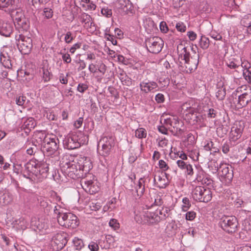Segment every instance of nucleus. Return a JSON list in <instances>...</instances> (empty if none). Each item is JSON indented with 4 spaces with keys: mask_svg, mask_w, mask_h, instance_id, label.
Wrapping results in <instances>:
<instances>
[{
    "mask_svg": "<svg viewBox=\"0 0 251 251\" xmlns=\"http://www.w3.org/2000/svg\"><path fill=\"white\" fill-rule=\"evenodd\" d=\"M69 155H66L60 161V167L69 177L75 179L82 177L92 169L90 159L85 157L78 161H68Z\"/></svg>",
    "mask_w": 251,
    "mask_h": 251,
    "instance_id": "f257e3e1",
    "label": "nucleus"
},
{
    "mask_svg": "<svg viewBox=\"0 0 251 251\" xmlns=\"http://www.w3.org/2000/svg\"><path fill=\"white\" fill-rule=\"evenodd\" d=\"M177 51L180 70L186 73H191L197 69L199 62V53L195 52L194 55L190 57L187 48L184 47L182 44L178 45Z\"/></svg>",
    "mask_w": 251,
    "mask_h": 251,
    "instance_id": "f03ea898",
    "label": "nucleus"
},
{
    "mask_svg": "<svg viewBox=\"0 0 251 251\" xmlns=\"http://www.w3.org/2000/svg\"><path fill=\"white\" fill-rule=\"evenodd\" d=\"M231 106L236 109L246 106L251 101V89L249 86L243 85L238 87L236 93H233Z\"/></svg>",
    "mask_w": 251,
    "mask_h": 251,
    "instance_id": "7ed1b4c3",
    "label": "nucleus"
},
{
    "mask_svg": "<svg viewBox=\"0 0 251 251\" xmlns=\"http://www.w3.org/2000/svg\"><path fill=\"white\" fill-rule=\"evenodd\" d=\"M32 162L35 160V164H32V181L38 182L42 181L46 176V174L49 171L48 166L47 164L41 163L43 158V152L39 150L33 154Z\"/></svg>",
    "mask_w": 251,
    "mask_h": 251,
    "instance_id": "20e7f679",
    "label": "nucleus"
},
{
    "mask_svg": "<svg viewBox=\"0 0 251 251\" xmlns=\"http://www.w3.org/2000/svg\"><path fill=\"white\" fill-rule=\"evenodd\" d=\"M115 146V138L112 136H103L101 138L98 144V151L103 156H108Z\"/></svg>",
    "mask_w": 251,
    "mask_h": 251,
    "instance_id": "39448f33",
    "label": "nucleus"
},
{
    "mask_svg": "<svg viewBox=\"0 0 251 251\" xmlns=\"http://www.w3.org/2000/svg\"><path fill=\"white\" fill-rule=\"evenodd\" d=\"M57 221L60 226L67 228H75L79 225L77 217L71 213L61 214L57 217Z\"/></svg>",
    "mask_w": 251,
    "mask_h": 251,
    "instance_id": "423d86ee",
    "label": "nucleus"
},
{
    "mask_svg": "<svg viewBox=\"0 0 251 251\" xmlns=\"http://www.w3.org/2000/svg\"><path fill=\"white\" fill-rule=\"evenodd\" d=\"M148 50L152 53H158L161 51L164 46V41L157 36L151 37L145 41Z\"/></svg>",
    "mask_w": 251,
    "mask_h": 251,
    "instance_id": "0eeeda50",
    "label": "nucleus"
},
{
    "mask_svg": "<svg viewBox=\"0 0 251 251\" xmlns=\"http://www.w3.org/2000/svg\"><path fill=\"white\" fill-rule=\"evenodd\" d=\"M220 226L226 232L234 233L237 229V219L235 216H225L221 219Z\"/></svg>",
    "mask_w": 251,
    "mask_h": 251,
    "instance_id": "6e6552de",
    "label": "nucleus"
},
{
    "mask_svg": "<svg viewBox=\"0 0 251 251\" xmlns=\"http://www.w3.org/2000/svg\"><path fill=\"white\" fill-rule=\"evenodd\" d=\"M67 234L64 232L56 233L52 238L51 246L54 251L62 250L67 243Z\"/></svg>",
    "mask_w": 251,
    "mask_h": 251,
    "instance_id": "1a4fd4ad",
    "label": "nucleus"
},
{
    "mask_svg": "<svg viewBox=\"0 0 251 251\" xmlns=\"http://www.w3.org/2000/svg\"><path fill=\"white\" fill-rule=\"evenodd\" d=\"M245 128L244 122L243 121H237L234 122L229 133L230 141L235 142L242 136Z\"/></svg>",
    "mask_w": 251,
    "mask_h": 251,
    "instance_id": "9d476101",
    "label": "nucleus"
},
{
    "mask_svg": "<svg viewBox=\"0 0 251 251\" xmlns=\"http://www.w3.org/2000/svg\"><path fill=\"white\" fill-rule=\"evenodd\" d=\"M58 140L56 137H48L44 141L43 149L50 154L53 153L58 148Z\"/></svg>",
    "mask_w": 251,
    "mask_h": 251,
    "instance_id": "9b49d317",
    "label": "nucleus"
},
{
    "mask_svg": "<svg viewBox=\"0 0 251 251\" xmlns=\"http://www.w3.org/2000/svg\"><path fill=\"white\" fill-rule=\"evenodd\" d=\"M63 145L64 147L68 150L75 149L80 146L78 137L75 135L66 137L63 140Z\"/></svg>",
    "mask_w": 251,
    "mask_h": 251,
    "instance_id": "f8f14e48",
    "label": "nucleus"
},
{
    "mask_svg": "<svg viewBox=\"0 0 251 251\" xmlns=\"http://www.w3.org/2000/svg\"><path fill=\"white\" fill-rule=\"evenodd\" d=\"M47 138V137L43 131H35L32 135V145L38 147L40 149V145L43 146L44 141Z\"/></svg>",
    "mask_w": 251,
    "mask_h": 251,
    "instance_id": "ddd939ff",
    "label": "nucleus"
},
{
    "mask_svg": "<svg viewBox=\"0 0 251 251\" xmlns=\"http://www.w3.org/2000/svg\"><path fill=\"white\" fill-rule=\"evenodd\" d=\"M81 184L83 189L87 193L90 194H95L99 191V187L95 185L94 182L91 180H82Z\"/></svg>",
    "mask_w": 251,
    "mask_h": 251,
    "instance_id": "4468645a",
    "label": "nucleus"
},
{
    "mask_svg": "<svg viewBox=\"0 0 251 251\" xmlns=\"http://www.w3.org/2000/svg\"><path fill=\"white\" fill-rule=\"evenodd\" d=\"M185 117L189 121L190 123L194 125L201 121V116L194 108L190 107Z\"/></svg>",
    "mask_w": 251,
    "mask_h": 251,
    "instance_id": "2eb2a0df",
    "label": "nucleus"
},
{
    "mask_svg": "<svg viewBox=\"0 0 251 251\" xmlns=\"http://www.w3.org/2000/svg\"><path fill=\"white\" fill-rule=\"evenodd\" d=\"M13 31L12 25L7 23H5L0 20V34L3 36L9 37Z\"/></svg>",
    "mask_w": 251,
    "mask_h": 251,
    "instance_id": "dca6fc26",
    "label": "nucleus"
},
{
    "mask_svg": "<svg viewBox=\"0 0 251 251\" xmlns=\"http://www.w3.org/2000/svg\"><path fill=\"white\" fill-rule=\"evenodd\" d=\"M205 187L198 186H196L192 192V196L193 199L196 201H201L202 198V194L203 193Z\"/></svg>",
    "mask_w": 251,
    "mask_h": 251,
    "instance_id": "f3484780",
    "label": "nucleus"
},
{
    "mask_svg": "<svg viewBox=\"0 0 251 251\" xmlns=\"http://www.w3.org/2000/svg\"><path fill=\"white\" fill-rule=\"evenodd\" d=\"M141 90L145 93H148L151 90L156 89L157 87L156 83L153 81L151 82H142L140 84Z\"/></svg>",
    "mask_w": 251,
    "mask_h": 251,
    "instance_id": "a211bd4d",
    "label": "nucleus"
},
{
    "mask_svg": "<svg viewBox=\"0 0 251 251\" xmlns=\"http://www.w3.org/2000/svg\"><path fill=\"white\" fill-rule=\"evenodd\" d=\"M0 62L5 68L11 69L12 64L10 58L6 52H1L0 54Z\"/></svg>",
    "mask_w": 251,
    "mask_h": 251,
    "instance_id": "6ab92c4d",
    "label": "nucleus"
},
{
    "mask_svg": "<svg viewBox=\"0 0 251 251\" xmlns=\"http://www.w3.org/2000/svg\"><path fill=\"white\" fill-rule=\"evenodd\" d=\"M46 227L44 222L40 221L39 218H34L32 220V229L36 232H41Z\"/></svg>",
    "mask_w": 251,
    "mask_h": 251,
    "instance_id": "aec40b11",
    "label": "nucleus"
},
{
    "mask_svg": "<svg viewBox=\"0 0 251 251\" xmlns=\"http://www.w3.org/2000/svg\"><path fill=\"white\" fill-rule=\"evenodd\" d=\"M222 175L228 181H230L233 178V173L231 166H224L222 170Z\"/></svg>",
    "mask_w": 251,
    "mask_h": 251,
    "instance_id": "412c9836",
    "label": "nucleus"
},
{
    "mask_svg": "<svg viewBox=\"0 0 251 251\" xmlns=\"http://www.w3.org/2000/svg\"><path fill=\"white\" fill-rule=\"evenodd\" d=\"M146 216L147 218V220L150 223H156L160 221V218L159 217V216L156 210L155 212L147 211V212L146 213Z\"/></svg>",
    "mask_w": 251,
    "mask_h": 251,
    "instance_id": "4be33fe9",
    "label": "nucleus"
},
{
    "mask_svg": "<svg viewBox=\"0 0 251 251\" xmlns=\"http://www.w3.org/2000/svg\"><path fill=\"white\" fill-rule=\"evenodd\" d=\"M117 2L119 8L124 11L127 12L131 10L132 5L129 0H118Z\"/></svg>",
    "mask_w": 251,
    "mask_h": 251,
    "instance_id": "5701e85b",
    "label": "nucleus"
},
{
    "mask_svg": "<svg viewBox=\"0 0 251 251\" xmlns=\"http://www.w3.org/2000/svg\"><path fill=\"white\" fill-rule=\"evenodd\" d=\"M17 24L25 31L23 34H29L28 30L30 29V21L28 19L25 18L24 16Z\"/></svg>",
    "mask_w": 251,
    "mask_h": 251,
    "instance_id": "b1692460",
    "label": "nucleus"
},
{
    "mask_svg": "<svg viewBox=\"0 0 251 251\" xmlns=\"http://www.w3.org/2000/svg\"><path fill=\"white\" fill-rule=\"evenodd\" d=\"M21 43L20 45H31V34L30 31L29 34H23L20 35Z\"/></svg>",
    "mask_w": 251,
    "mask_h": 251,
    "instance_id": "393cba45",
    "label": "nucleus"
},
{
    "mask_svg": "<svg viewBox=\"0 0 251 251\" xmlns=\"http://www.w3.org/2000/svg\"><path fill=\"white\" fill-rule=\"evenodd\" d=\"M145 180L141 178L139 181L138 185L136 188V191L138 196L141 197L142 196L145 192Z\"/></svg>",
    "mask_w": 251,
    "mask_h": 251,
    "instance_id": "a878e982",
    "label": "nucleus"
},
{
    "mask_svg": "<svg viewBox=\"0 0 251 251\" xmlns=\"http://www.w3.org/2000/svg\"><path fill=\"white\" fill-rule=\"evenodd\" d=\"M11 17H12L14 23H19L21 19L24 17L23 13L21 10H13L11 13Z\"/></svg>",
    "mask_w": 251,
    "mask_h": 251,
    "instance_id": "bb28decb",
    "label": "nucleus"
},
{
    "mask_svg": "<svg viewBox=\"0 0 251 251\" xmlns=\"http://www.w3.org/2000/svg\"><path fill=\"white\" fill-rule=\"evenodd\" d=\"M156 211L160 218V220H162L169 216L170 209L167 207H162L161 209H157Z\"/></svg>",
    "mask_w": 251,
    "mask_h": 251,
    "instance_id": "cd10ccee",
    "label": "nucleus"
},
{
    "mask_svg": "<svg viewBox=\"0 0 251 251\" xmlns=\"http://www.w3.org/2000/svg\"><path fill=\"white\" fill-rule=\"evenodd\" d=\"M203 191L204 192L202 194V198L201 202H207L211 200L212 192L209 188L206 187Z\"/></svg>",
    "mask_w": 251,
    "mask_h": 251,
    "instance_id": "c85d7f7f",
    "label": "nucleus"
},
{
    "mask_svg": "<svg viewBox=\"0 0 251 251\" xmlns=\"http://www.w3.org/2000/svg\"><path fill=\"white\" fill-rule=\"evenodd\" d=\"M20 73L21 74L23 73L24 74V78H25L23 79L24 84H25L27 87H30L31 86V77L30 76V73L27 71L21 70Z\"/></svg>",
    "mask_w": 251,
    "mask_h": 251,
    "instance_id": "c756f323",
    "label": "nucleus"
},
{
    "mask_svg": "<svg viewBox=\"0 0 251 251\" xmlns=\"http://www.w3.org/2000/svg\"><path fill=\"white\" fill-rule=\"evenodd\" d=\"M204 172L201 170L199 171V174L197 175V176L196 178V179L199 182H201L202 183H206L207 185H209L211 183V179L208 178H204L203 177Z\"/></svg>",
    "mask_w": 251,
    "mask_h": 251,
    "instance_id": "7c9ffc66",
    "label": "nucleus"
},
{
    "mask_svg": "<svg viewBox=\"0 0 251 251\" xmlns=\"http://www.w3.org/2000/svg\"><path fill=\"white\" fill-rule=\"evenodd\" d=\"M165 179L162 178L160 174H156L154 176V182L160 188H164L165 186Z\"/></svg>",
    "mask_w": 251,
    "mask_h": 251,
    "instance_id": "2f4dec72",
    "label": "nucleus"
},
{
    "mask_svg": "<svg viewBox=\"0 0 251 251\" xmlns=\"http://www.w3.org/2000/svg\"><path fill=\"white\" fill-rule=\"evenodd\" d=\"M29 100L26 97L20 96L16 99V104L20 106H24L29 102Z\"/></svg>",
    "mask_w": 251,
    "mask_h": 251,
    "instance_id": "473e14b6",
    "label": "nucleus"
},
{
    "mask_svg": "<svg viewBox=\"0 0 251 251\" xmlns=\"http://www.w3.org/2000/svg\"><path fill=\"white\" fill-rule=\"evenodd\" d=\"M30 160L25 165V170L23 171V176L30 180L31 179V171L30 169Z\"/></svg>",
    "mask_w": 251,
    "mask_h": 251,
    "instance_id": "72a5a7b5",
    "label": "nucleus"
},
{
    "mask_svg": "<svg viewBox=\"0 0 251 251\" xmlns=\"http://www.w3.org/2000/svg\"><path fill=\"white\" fill-rule=\"evenodd\" d=\"M241 24L245 27H250L251 26V14L245 16L241 20Z\"/></svg>",
    "mask_w": 251,
    "mask_h": 251,
    "instance_id": "f704fd0d",
    "label": "nucleus"
},
{
    "mask_svg": "<svg viewBox=\"0 0 251 251\" xmlns=\"http://www.w3.org/2000/svg\"><path fill=\"white\" fill-rule=\"evenodd\" d=\"M210 44L209 39L205 36H202L200 41V46L203 50L207 49Z\"/></svg>",
    "mask_w": 251,
    "mask_h": 251,
    "instance_id": "c9c22d12",
    "label": "nucleus"
},
{
    "mask_svg": "<svg viewBox=\"0 0 251 251\" xmlns=\"http://www.w3.org/2000/svg\"><path fill=\"white\" fill-rule=\"evenodd\" d=\"M38 201L40 203V206L44 208H47V210H50V208H52L51 204H49V202L45 199L40 198L38 199Z\"/></svg>",
    "mask_w": 251,
    "mask_h": 251,
    "instance_id": "e433bc0d",
    "label": "nucleus"
},
{
    "mask_svg": "<svg viewBox=\"0 0 251 251\" xmlns=\"http://www.w3.org/2000/svg\"><path fill=\"white\" fill-rule=\"evenodd\" d=\"M164 197L161 194V193H159L158 194H157L154 199V205L157 206H161L164 202Z\"/></svg>",
    "mask_w": 251,
    "mask_h": 251,
    "instance_id": "4c0bfd02",
    "label": "nucleus"
},
{
    "mask_svg": "<svg viewBox=\"0 0 251 251\" xmlns=\"http://www.w3.org/2000/svg\"><path fill=\"white\" fill-rule=\"evenodd\" d=\"M19 49L23 54H29L31 51V45H20Z\"/></svg>",
    "mask_w": 251,
    "mask_h": 251,
    "instance_id": "58836bf2",
    "label": "nucleus"
},
{
    "mask_svg": "<svg viewBox=\"0 0 251 251\" xmlns=\"http://www.w3.org/2000/svg\"><path fill=\"white\" fill-rule=\"evenodd\" d=\"M216 96L219 100H223L226 96V88L217 89Z\"/></svg>",
    "mask_w": 251,
    "mask_h": 251,
    "instance_id": "ea45409f",
    "label": "nucleus"
},
{
    "mask_svg": "<svg viewBox=\"0 0 251 251\" xmlns=\"http://www.w3.org/2000/svg\"><path fill=\"white\" fill-rule=\"evenodd\" d=\"M73 243L76 250H80L84 246L83 241L77 237H75Z\"/></svg>",
    "mask_w": 251,
    "mask_h": 251,
    "instance_id": "a19ab883",
    "label": "nucleus"
},
{
    "mask_svg": "<svg viewBox=\"0 0 251 251\" xmlns=\"http://www.w3.org/2000/svg\"><path fill=\"white\" fill-rule=\"evenodd\" d=\"M146 130L143 128H140L135 131V136L138 138H146Z\"/></svg>",
    "mask_w": 251,
    "mask_h": 251,
    "instance_id": "79ce46f5",
    "label": "nucleus"
},
{
    "mask_svg": "<svg viewBox=\"0 0 251 251\" xmlns=\"http://www.w3.org/2000/svg\"><path fill=\"white\" fill-rule=\"evenodd\" d=\"M14 3L13 0H0V8L8 7L12 6Z\"/></svg>",
    "mask_w": 251,
    "mask_h": 251,
    "instance_id": "37998d69",
    "label": "nucleus"
},
{
    "mask_svg": "<svg viewBox=\"0 0 251 251\" xmlns=\"http://www.w3.org/2000/svg\"><path fill=\"white\" fill-rule=\"evenodd\" d=\"M181 122H180L178 120V119L176 117H175V122L174 123H172V126L173 127V128L174 129H176V132H178L179 133H182L183 132V130L181 129L180 127H179V125H181Z\"/></svg>",
    "mask_w": 251,
    "mask_h": 251,
    "instance_id": "c03bdc74",
    "label": "nucleus"
},
{
    "mask_svg": "<svg viewBox=\"0 0 251 251\" xmlns=\"http://www.w3.org/2000/svg\"><path fill=\"white\" fill-rule=\"evenodd\" d=\"M183 205H182V210L184 211H187L191 206V204L188 198L185 197L182 200Z\"/></svg>",
    "mask_w": 251,
    "mask_h": 251,
    "instance_id": "a18cd8bd",
    "label": "nucleus"
},
{
    "mask_svg": "<svg viewBox=\"0 0 251 251\" xmlns=\"http://www.w3.org/2000/svg\"><path fill=\"white\" fill-rule=\"evenodd\" d=\"M43 70V78L45 81L47 82L50 79V74L47 69L42 68Z\"/></svg>",
    "mask_w": 251,
    "mask_h": 251,
    "instance_id": "49530a36",
    "label": "nucleus"
},
{
    "mask_svg": "<svg viewBox=\"0 0 251 251\" xmlns=\"http://www.w3.org/2000/svg\"><path fill=\"white\" fill-rule=\"evenodd\" d=\"M10 201V199L7 194H3L0 198V202H2L4 204H8Z\"/></svg>",
    "mask_w": 251,
    "mask_h": 251,
    "instance_id": "de8ad7c7",
    "label": "nucleus"
},
{
    "mask_svg": "<svg viewBox=\"0 0 251 251\" xmlns=\"http://www.w3.org/2000/svg\"><path fill=\"white\" fill-rule=\"evenodd\" d=\"M109 226L115 230L119 228V224L117 222V220L115 219H112L109 222Z\"/></svg>",
    "mask_w": 251,
    "mask_h": 251,
    "instance_id": "09e8293b",
    "label": "nucleus"
},
{
    "mask_svg": "<svg viewBox=\"0 0 251 251\" xmlns=\"http://www.w3.org/2000/svg\"><path fill=\"white\" fill-rule=\"evenodd\" d=\"M176 164L180 169L182 170H185L186 168L188 166L189 163L183 160H177L176 161Z\"/></svg>",
    "mask_w": 251,
    "mask_h": 251,
    "instance_id": "8fccbe9b",
    "label": "nucleus"
},
{
    "mask_svg": "<svg viewBox=\"0 0 251 251\" xmlns=\"http://www.w3.org/2000/svg\"><path fill=\"white\" fill-rule=\"evenodd\" d=\"M196 214L194 211L187 212L185 215L186 220L192 221L196 218Z\"/></svg>",
    "mask_w": 251,
    "mask_h": 251,
    "instance_id": "3c124183",
    "label": "nucleus"
},
{
    "mask_svg": "<svg viewBox=\"0 0 251 251\" xmlns=\"http://www.w3.org/2000/svg\"><path fill=\"white\" fill-rule=\"evenodd\" d=\"M101 13L106 17H111L112 14L111 9L108 8H103L101 10Z\"/></svg>",
    "mask_w": 251,
    "mask_h": 251,
    "instance_id": "603ef678",
    "label": "nucleus"
},
{
    "mask_svg": "<svg viewBox=\"0 0 251 251\" xmlns=\"http://www.w3.org/2000/svg\"><path fill=\"white\" fill-rule=\"evenodd\" d=\"M176 27L178 31L184 32L186 29V27L183 23H178L176 25Z\"/></svg>",
    "mask_w": 251,
    "mask_h": 251,
    "instance_id": "864d4df0",
    "label": "nucleus"
},
{
    "mask_svg": "<svg viewBox=\"0 0 251 251\" xmlns=\"http://www.w3.org/2000/svg\"><path fill=\"white\" fill-rule=\"evenodd\" d=\"M159 166L161 169L164 171L168 170L169 169L168 165L163 160H160L159 161Z\"/></svg>",
    "mask_w": 251,
    "mask_h": 251,
    "instance_id": "5fc2aeb1",
    "label": "nucleus"
},
{
    "mask_svg": "<svg viewBox=\"0 0 251 251\" xmlns=\"http://www.w3.org/2000/svg\"><path fill=\"white\" fill-rule=\"evenodd\" d=\"M81 19H82L81 22L82 23H84L85 24H87V23H89L91 21V20L92 18L89 15L84 13V14H83L82 15Z\"/></svg>",
    "mask_w": 251,
    "mask_h": 251,
    "instance_id": "6e6d98bb",
    "label": "nucleus"
},
{
    "mask_svg": "<svg viewBox=\"0 0 251 251\" xmlns=\"http://www.w3.org/2000/svg\"><path fill=\"white\" fill-rule=\"evenodd\" d=\"M88 247L91 251H98L99 249L98 245L94 242H91L89 244Z\"/></svg>",
    "mask_w": 251,
    "mask_h": 251,
    "instance_id": "4d7b16f0",
    "label": "nucleus"
},
{
    "mask_svg": "<svg viewBox=\"0 0 251 251\" xmlns=\"http://www.w3.org/2000/svg\"><path fill=\"white\" fill-rule=\"evenodd\" d=\"M91 104V111L93 112L94 113L98 112V105L97 103L93 101V100L91 99L90 100Z\"/></svg>",
    "mask_w": 251,
    "mask_h": 251,
    "instance_id": "13d9d810",
    "label": "nucleus"
},
{
    "mask_svg": "<svg viewBox=\"0 0 251 251\" xmlns=\"http://www.w3.org/2000/svg\"><path fill=\"white\" fill-rule=\"evenodd\" d=\"M73 40V37L72 36V33L70 31L67 32L65 36V41L67 43H71Z\"/></svg>",
    "mask_w": 251,
    "mask_h": 251,
    "instance_id": "bf43d9fd",
    "label": "nucleus"
},
{
    "mask_svg": "<svg viewBox=\"0 0 251 251\" xmlns=\"http://www.w3.org/2000/svg\"><path fill=\"white\" fill-rule=\"evenodd\" d=\"M87 89L88 86L84 83L79 84L77 86V90L81 93H83Z\"/></svg>",
    "mask_w": 251,
    "mask_h": 251,
    "instance_id": "052dcab7",
    "label": "nucleus"
},
{
    "mask_svg": "<svg viewBox=\"0 0 251 251\" xmlns=\"http://www.w3.org/2000/svg\"><path fill=\"white\" fill-rule=\"evenodd\" d=\"M44 13L45 16L48 19L51 18L52 16V11L51 9L45 8Z\"/></svg>",
    "mask_w": 251,
    "mask_h": 251,
    "instance_id": "680f3d73",
    "label": "nucleus"
},
{
    "mask_svg": "<svg viewBox=\"0 0 251 251\" xmlns=\"http://www.w3.org/2000/svg\"><path fill=\"white\" fill-rule=\"evenodd\" d=\"M175 122V117H171L168 118H167L165 119L164 122L165 124L167 126H171L172 125V123Z\"/></svg>",
    "mask_w": 251,
    "mask_h": 251,
    "instance_id": "e2e57ef3",
    "label": "nucleus"
},
{
    "mask_svg": "<svg viewBox=\"0 0 251 251\" xmlns=\"http://www.w3.org/2000/svg\"><path fill=\"white\" fill-rule=\"evenodd\" d=\"M160 28L162 32L166 33L168 30V26L165 22H161L160 24Z\"/></svg>",
    "mask_w": 251,
    "mask_h": 251,
    "instance_id": "0e129e2a",
    "label": "nucleus"
},
{
    "mask_svg": "<svg viewBox=\"0 0 251 251\" xmlns=\"http://www.w3.org/2000/svg\"><path fill=\"white\" fill-rule=\"evenodd\" d=\"M155 100L158 103H161L164 101V95L162 94H158L155 96Z\"/></svg>",
    "mask_w": 251,
    "mask_h": 251,
    "instance_id": "69168bd1",
    "label": "nucleus"
},
{
    "mask_svg": "<svg viewBox=\"0 0 251 251\" xmlns=\"http://www.w3.org/2000/svg\"><path fill=\"white\" fill-rule=\"evenodd\" d=\"M183 4V1L182 0H174L173 5L175 8H178L182 6Z\"/></svg>",
    "mask_w": 251,
    "mask_h": 251,
    "instance_id": "338daca9",
    "label": "nucleus"
},
{
    "mask_svg": "<svg viewBox=\"0 0 251 251\" xmlns=\"http://www.w3.org/2000/svg\"><path fill=\"white\" fill-rule=\"evenodd\" d=\"M216 133L217 135L221 138L224 137V135L226 134V132H223V128L222 127L217 128Z\"/></svg>",
    "mask_w": 251,
    "mask_h": 251,
    "instance_id": "774afa93",
    "label": "nucleus"
}]
</instances>
